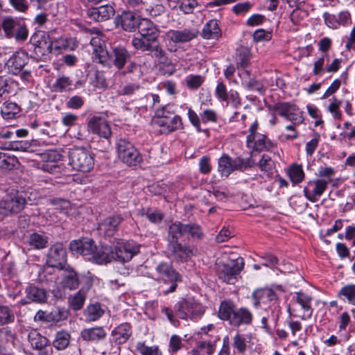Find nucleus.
Here are the masks:
<instances>
[{
	"label": "nucleus",
	"instance_id": "obj_1",
	"mask_svg": "<svg viewBox=\"0 0 355 355\" xmlns=\"http://www.w3.org/2000/svg\"><path fill=\"white\" fill-rule=\"evenodd\" d=\"M218 316L234 327L250 325L253 320V315L248 308L237 307L232 300H225L220 302Z\"/></svg>",
	"mask_w": 355,
	"mask_h": 355
},
{
	"label": "nucleus",
	"instance_id": "obj_2",
	"mask_svg": "<svg viewBox=\"0 0 355 355\" xmlns=\"http://www.w3.org/2000/svg\"><path fill=\"white\" fill-rule=\"evenodd\" d=\"M71 252L80 254L85 259L97 264L107 263V246L98 249L92 239H83L73 240L69 244Z\"/></svg>",
	"mask_w": 355,
	"mask_h": 355
},
{
	"label": "nucleus",
	"instance_id": "obj_3",
	"mask_svg": "<svg viewBox=\"0 0 355 355\" xmlns=\"http://www.w3.org/2000/svg\"><path fill=\"white\" fill-rule=\"evenodd\" d=\"M252 297L255 308L259 306L261 303H266L267 302L270 303L269 309L271 310V314L261 318V323L263 327H267L268 322L276 323L282 311L275 293L271 288H259L253 292Z\"/></svg>",
	"mask_w": 355,
	"mask_h": 355
},
{
	"label": "nucleus",
	"instance_id": "obj_4",
	"mask_svg": "<svg viewBox=\"0 0 355 355\" xmlns=\"http://www.w3.org/2000/svg\"><path fill=\"white\" fill-rule=\"evenodd\" d=\"M69 164L78 171H90L94 166L93 155L85 148L76 147L69 152Z\"/></svg>",
	"mask_w": 355,
	"mask_h": 355
},
{
	"label": "nucleus",
	"instance_id": "obj_5",
	"mask_svg": "<svg viewBox=\"0 0 355 355\" xmlns=\"http://www.w3.org/2000/svg\"><path fill=\"white\" fill-rule=\"evenodd\" d=\"M108 258L107 263L112 261H119L121 262L129 261L133 256L139 252V245L132 241H126L118 243L113 251L111 247L107 246Z\"/></svg>",
	"mask_w": 355,
	"mask_h": 355
},
{
	"label": "nucleus",
	"instance_id": "obj_6",
	"mask_svg": "<svg viewBox=\"0 0 355 355\" xmlns=\"http://www.w3.org/2000/svg\"><path fill=\"white\" fill-rule=\"evenodd\" d=\"M177 316L182 320L201 316L205 311L202 304L193 298L182 299L174 306Z\"/></svg>",
	"mask_w": 355,
	"mask_h": 355
},
{
	"label": "nucleus",
	"instance_id": "obj_7",
	"mask_svg": "<svg viewBox=\"0 0 355 355\" xmlns=\"http://www.w3.org/2000/svg\"><path fill=\"white\" fill-rule=\"evenodd\" d=\"M243 260L240 257L230 260L227 263H220L218 265L219 279L227 284H234L236 276L243 270Z\"/></svg>",
	"mask_w": 355,
	"mask_h": 355
},
{
	"label": "nucleus",
	"instance_id": "obj_8",
	"mask_svg": "<svg viewBox=\"0 0 355 355\" xmlns=\"http://www.w3.org/2000/svg\"><path fill=\"white\" fill-rule=\"evenodd\" d=\"M155 270L158 275L157 280L171 284L170 288L164 291V294L174 292L178 283L182 282L181 275L170 264L164 262L158 264Z\"/></svg>",
	"mask_w": 355,
	"mask_h": 355
},
{
	"label": "nucleus",
	"instance_id": "obj_9",
	"mask_svg": "<svg viewBox=\"0 0 355 355\" xmlns=\"http://www.w3.org/2000/svg\"><path fill=\"white\" fill-rule=\"evenodd\" d=\"M116 146L119 157L127 165L136 166L141 162V155L129 141L120 139L118 140Z\"/></svg>",
	"mask_w": 355,
	"mask_h": 355
},
{
	"label": "nucleus",
	"instance_id": "obj_10",
	"mask_svg": "<svg viewBox=\"0 0 355 355\" xmlns=\"http://www.w3.org/2000/svg\"><path fill=\"white\" fill-rule=\"evenodd\" d=\"M166 252L170 259L179 263L187 261L193 254L191 247L182 245L179 241L168 242Z\"/></svg>",
	"mask_w": 355,
	"mask_h": 355
},
{
	"label": "nucleus",
	"instance_id": "obj_11",
	"mask_svg": "<svg viewBox=\"0 0 355 355\" xmlns=\"http://www.w3.org/2000/svg\"><path fill=\"white\" fill-rule=\"evenodd\" d=\"M67 262V251L62 243L53 244L49 250L46 263L52 268L64 269Z\"/></svg>",
	"mask_w": 355,
	"mask_h": 355
},
{
	"label": "nucleus",
	"instance_id": "obj_12",
	"mask_svg": "<svg viewBox=\"0 0 355 355\" xmlns=\"http://www.w3.org/2000/svg\"><path fill=\"white\" fill-rule=\"evenodd\" d=\"M131 54L128 49L121 45L113 46L111 52L108 53V59L105 62H101L103 65L112 64L119 70L123 69L125 64L130 60Z\"/></svg>",
	"mask_w": 355,
	"mask_h": 355
},
{
	"label": "nucleus",
	"instance_id": "obj_13",
	"mask_svg": "<svg viewBox=\"0 0 355 355\" xmlns=\"http://www.w3.org/2000/svg\"><path fill=\"white\" fill-rule=\"evenodd\" d=\"M26 203L25 198L19 195L2 200L0 201V217L19 213L24 208Z\"/></svg>",
	"mask_w": 355,
	"mask_h": 355
},
{
	"label": "nucleus",
	"instance_id": "obj_14",
	"mask_svg": "<svg viewBox=\"0 0 355 355\" xmlns=\"http://www.w3.org/2000/svg\"><path fill=\"white\" fill-rule=\"evenodd\" d=\"M331 180L324 179H316L308 182V186L304 189L306 198L311 202L318 200L317 196H321L326 190Z\"/></svg>",
	"mask_w": 355,
	"mask_h": 355
},
{
	"label": "nucleus",
	"instance_id": "obj_15",
	"mask_svg": "<svg viewBox=\"0 0 355 355\" xmlns=\"http://www.w3.org/2000/svg\"><path fill=\"white\" fill-rule=\"evenodd\" d=\"M28 60V58L26 53L23 51H17L7 60L5 69L8 73L17 75L21 72Z\"/></svg>",
	"mask_w": 355,
	"mask_h": 355
},
{
	"label": "nucleus",
	"instance_id": "obj_16",
	"mask_svg": "<svg viewBox=\"0 0 355 355\" xmlns=\"http://www.w3.org/2000/svg\"><path fill=\"white\" fill-rule=\"evenodd\" d=\"M273 110L276 111L279 115L294 123L302 121L301 112L295 105L289 103H277L274 105Z\"/></svg>",
	"mask_w": 355,
	"mask_h": 355
},
{
	"label": "nucleus",
	"instance_id": "obj_17",
	"mask_svg": "<svg viewBox=\"0 0 355 355\" xmlns=\"http://www.w3.org/2000/svg\"><path fill=\"white\" fill-rule=\"evenodd\" d=\"M26 298L20 300L21 305H26L31 302L38 304L45 303L48 298L46 291L35 285H29L25 289Z\"/></svg>",
	"mask_w": 355,
	"mask_h": 355
},
{
	"label": "nucleus",
	"instance_id": "obj_18",
	"mask_svg": "<svg viewBox=\"0 0 355 355\" xmlns=\"http://www.w3.org/2000/svg\"><path fill=\"white\" fill-rule=\"evenodd\" d=\"M88 128L92 133L105 139H108L112 134L107 121L98 116L90 118L88 121Z\"/></svg>",
	"mask_w": 355,
	"mask_h": 355
},
{
	"label": "nucleus",
	"instance_id": "obj_19",
	"mask_svg": "<svg viewBox=\"0 0 355 355\" xmlns=\"http://www.w3.org/2000/svg\"><path fill=\"white\" fill-rule=\"evenodd\" d=\"M155 123L161 128V131L163 133H170L180 128L182 125V119L178 115L155 119Z\"/></svg>",
	"mask_w": 355,
	"mask_h": 355
},
{
	"label": "nucleus",
	"instance_id": "obj_20",
	"mask_svg": "<svg viewBox=\"0 0 355 355\" xmlns=\"http://www.w3.org/2000/svg\"><path fill=\"white\" fill-rule=\"evenodd\" d=\"M123 218L121 215L110 216L99 224V230L107 236H112L118 230V227Z\"/></svg>",
	"mask_w": 355,
	"mask_h": 355
},
{
	"label": "nucleus",
	"instance_id": "obj_21",
	"mask_svg": "<svg viewBox=\"0 0 355 355\" xmlns=\"http://www.w3.org/2000/svg\"><path fill=\"white\" fill-rule=\"evenodd\" d=\"M88 16L97 21H103L110 19L114 15V10L110 5L92 8L87 11Z\"/></svg>",
	"mask_w": 355,
	"mask_h": 355
},
{
	"label": "nucleus",
	"instance_id": "obj_22",
	"mask_svg": "<svg viewBox=\"0 0 355 355\" xmlns=\"http://www.w3.org/2000/svg\"><path fill=\"white\" fill-rule=\"evenodd\" d=\"M167 36L175 43L188 42L197 36V32L194 30L184 28L183 30H171Z\"/></svg>",
	"mask_w": 355,
	"mask_h": 355
},
{
	"label": "nucleus",
	"instance_id": "obj_23",
	"mask_svg": "<svg viewBox=\"0 0 355 355\" xmlns=\"http://www.w3.org/2000/svg\"><path fill=\"white\" fill-rule=\"evenodd\" d=\"M62 270L61 286L64 288L71 291L76 289L79 286V279L77 272L69 266Z\"/></svg>",
	"mask_w": 355,
	"mask_h": 355
},
{
	"label": "nucleus",
	"instance_id": "obj_24",
	"mask_svg": "<svg viewBox=\"0 0 355 355\" xmlns=\"http://www.w3.org/2000/svg\"><path fill=\"white\" fill-rule=\"evenodd\" d=\"M247 146L256 151L272 150L276 148V144L262 134L256 135L254 140H252L250 144H247Z\"/></svg>",
	"mask_w": 355,
	"mask_h": 355
},
{
	"label": "nucleus",
	"instance_id": "obj_25",
	"mask_svg": "<svg viewBox=\"0 0 355 355\" xmlns=\"http://www.w3.org/2000/svg\"><path fill=\"white\" fill-rule=\"evenodd\" d=\"M90 44L93 47V58L96 62H105L108 59V52L104 48V42L98 37L92 38Z\"/></svg>",
	"mask_w": 355,
	"mask_h": 355
},
{
	"label": "nucleus",
	"instance_id": "obj_26",
	"mask_svg": "<svg viewBox=\"0 0 355 355\" xmlns=\"http://www.w3.org/2000/svg\"><path fill=\"white\" fill-rule=\"evenodd\" d=\"M295 301L301 306L304 312L300 317L301 319L306 320L310 318L313 313V309L311 306L312 297L303 292H297L295 293Z\"/></svg>",
	"mask_w": 355,
	"mask_h": 355
},
{
	"label": "nucleus",
	"instance_id": "obj_27",
	"mask_svg": "<svg viewBox=\"0 0 355 355\" xmlns=\"http://www.w3.org/2000/svg\"><path fill=\"white\" fill-rule=\"evenodd\" d=\"M137 28L140 36L157 41L159 36V31L151 21L147 19H142L140 20Z\"/></svg>",
	"mask_w": 355,
	"mask_h": 355
},
{
	"label": "nucleus",
	"instance_id": "obj_28",
	"mask_svg": "<svg viewBox=\"0 0 355 355\" xmlns=\"http://www.w3.org/2000/svg\"><path fill=\"white\" fill-rule=\"evenodd\" d=\"M139 20L131 12H123L117 19V24L120 23L121 28L125 31L132 32L138 27Z\"/></svg>",
	"mask_w": 355,
	"mask_h": 355
},
{
	"label": "nucleus",
	"instance_id": "obj_29",
	"mask_svg": "<svg viewBox=\"0 0 355 355\" xmlns=\"http://www.w3.org/2000/svg\"><path fill=\"white\" fill-rule=\"evenodd\" d=\"M132 334L131 327L128 323H123L112 331L113 340L119 344L125 343Z\"/></svg>",
	"mask_w": 355,
	"mask_h": 355
},
{
	"label": "nucleus",
	"instance_id": "obj_30",
	"mask_svg": "<svg viewBox=\"0 0 355 355\" xmlns=\"http://www.w3.org/2000/svg\"><path fill=\"white\" fill-rule=\"evenodd\" d=\"M28 340L34 349L42 350L50 346L49 340L36 330H32L28 333Z\"/></svg>",
	"mask_w": 355,
	"mask_h": 355
},
{
	"label": "nucleus",
	"instance_id": "obj_31",
	"mask_svg": "<svg viewBox=\"0 0 355 355\" xmlns=\"http://www.w3.org/2000/svg\"><path fill=\"white\" fill-rule=\"evenodd\" d=\"M201 35L203 38L207 40L218 39L219 37H220V29L219 28L217 20H209L204 26Z\"/></svg>",
	"mask_w": 355,
	"mask_h": 355
},
{
	"label": "nucleus",
	"instance_id": "obj_32",
	"mask_svg": "<svg viewBox=\"0 0 355 355\" xmlns=\"http://www.w3.org/2000/svg\"><path fill=\"white\" fill-rule=\"evenodd\" d=\"M186 234V224L175 221L168 226V242L178 241L179 239Z\"/></svg>",
	"mask_w": 355,
	"mask_h": 355
},
{
	"label": "nucleus",
	"instance_id": "obj_33",
	"mask_svg": "<svg viewBox=\"0 0 355 355\" xmlns=\"http://www.w3.org/2000/svg\"><path fill=\"white\" fill-rule=\"evenodd\" d=\"M80 336L84 340L98 341L105 337L106 332L102 327H94L83 329Z\"/></svg>",
	"mask_w": 355,
	"mask_h": 355
},
{
	"label": "nucleus",
	"instance_id": "obj_34",
	"mask_svg": "<svg viewBox=\"0 0 355 355\" xmlns=\"http://www.w3.org/2000/svg\"><path fill=\"white\" fill-rule=\"evenodd\" d=\"M218 170L222 175L227 177L232 172L234 171V159L229 155L223 154L218 159Z\"/></svg>",
	"mask_w": 355,
	"mask_h": 355
},
{
	"label": "nucleus",
	"instance_id": "obj_35",
	"mask_svg": "<svg viewBox=\"0 0 355 355\" xmlns=\"http://www.w3.org/2000/svg\"><path fill=\"white\" fill-rule=\"evenodd\" d=\"M70 339V334L65 330H61L55 334L53 345L58 350L65 349L69 345Z\"/></svg>",
	"mask_w": 355,
	"mask_h": 355
},
{
	"label": "nucleus",
	"instance_id": "obj_36",
	"mask_svg": "<svg viewBox=\"0 0 355 355\" xmlns=\"http://www.w3.org/2000/svg\"><path fill=\"white\" fill-rule=\"evenodd\" d=\"M138 215L146 216L153 223H159L164 218V214L150 207H143L138 210Z\"/></svg>",
	"mask_w": 355,
	"mask_h": 355
},
{
	"label": "nucleus",
	"instance_id": "obj_37",
	"mask_svg": "<svg viewBox=\"0 0 355 355\" xmlns=\"http://www.w3.org/2000/svg\"><path fill=\"white\" fill-rule=\"evenodd\" d=\"M20 108L15 103L6 102L1 107V114L4 119L15 118L19 112Z\"/></svg>",
	"mask_w": 355,
	"mask_h": 355
},
{
	"label": "nucleus",
	"instance_id": "obj_38",
	"mask_svg": "<svg viewBox=\"0 0 355 355\" xmlns=\"http://www.w3.org/2000/svg\"><path fill=\"white\" fill-rule=\"evenodd\" d=\"M73 85L72 80L65 76L58 77L52 85V89L55 92H63L71 89Z\"/></svg>",
	"mask_w": 355,
	"mask_h": 355
},
{
	"label": "nucleus",
	"instance_id": "obj_39",
	"mask_svg": "<svg viewBox=\"0 0 355 355\" xmlns=\"http://www.w3.org/2000/svg\"><path fill=\"white\" fill-rule=\"evenodd\" d=\"M69 311L64 307L57 306L49 312V322H59L69 317Z\"/></svg>",
	"mask_w": 355,
	"mask_h": 355
},
{
	"label": "nucleus",
	"instance_id": "obj_40",
	"mask_svg": "<svg viewBox=\"0 0 355 355\" xmlns=\"http://www.w3.org/2000/svg\"><path fill=\"white\" fill-rule=\"evenodd\" d=\"M338 296L343 297L349 304L355 306V284H347L342 287Z\"/></svg>",
	"mask_w": 355,
	"mask_h": 355
},
{
	"label": "nucleus",
	"instance_id": "obj_41",
	"mask_svg": "<svg viewBox=\"0 0 355 355\" xmlns=\"http://www.w3.org/2000/svg\"><path fill=\"white\" fill-rule=\"evenodd\" d=\"M20 22L11 17H6L2 21V28L7 37H12Z\"/></svg>",
	"mask_w": 355,
	"mask_h": 355
},
{
	"label": "nucleus",
	"instance_id": "obj_42",
	"mask_svg": "<svg viewBox=\"0 0 355 355\" xmlns=\"http://www.w3.org/2000/svg\"><path fill=\"white\" fill-rule=\"evenodd\" d=\"M155 42L152 39L140 36L139 37H134L132 40V44L137 50L147 51L152 49V46Z\"/></svg>",
	"mask_w": 355,
	"mask_h": 355
},
{
	"label": "nucleus",
	"instance_id": "obj_43",
	"mask_svg": "<svg viewBox=\"0 0 355 355\" xmlns=\"http://www.w3.org/2000/svg\"><path fill=\"white\" fill-rule=\"evenodd\" d=\"M28 243L36 249H42L46 246L48 237L38 233H33L29 236Z\"/></svg>",
	"mask_w": 355,
	"mask_h": 355
},
{
	"label": "nucleus",
	"instance_id": "obj_44",
	"mask_svg": "<svg viewBox=\"0 0 355 355\" xmlns=\"http://www.w3.org/2000/svg\"><path fill=\"white\" fill-rule=\"evenodd\" d=\"M13 311L6 305H0V326L12 323L15 320Z\"/></svg>",
	"mask_w": 355,
	"mask_h": 355
},
{
	"label": "nucleus",
	"instance_id": "obj_45",
	"mask_svg": "<svg viewBox=\"0 0 355 355\" xmlns=\"http://www.w3.org/2000/svg\"><path fill=\"white\" fill-rule=\"evenodd\" d=\"M85 297V293L82 289L80 290L70 298V307L74 311L81 309L84 305Z\"/></svg>",
	"mask_w": 355,
	"mask_h": 355
},
{
	"label": "nucleus",
	"instance_id": "obj_46",
	"mask_svg": "<svg viewBox=\"0 0 355 355\" xmlns=\"http://www.w3.org/2000/svg\"><path fill=\"white\" fill-rule=\"evenodd\" d=\"M17 164V159L16 157L0 152V168L11 170L15 167Z\"/></svg>",
	"mask_w": 355,
	"mask_h": 355
},
{
	"label": "nucleus",
	"instance_id": "obj_47",
	"mask_svg": "<svg viewBox=\"0 0 355 355\" xmlns=\"http://www.w3.org/2000/svg\"><path fill=\"white\" fill-rule=\"evenodd\" d=\"M136 349L141 355H162L157 345L148 347L143 342L137 343Z\"/></svg>",
	"mask_w": 355,
	"mask_h": 355
},
{
	"label": "nucleus",
	"instance_id": "obj_48",
	"mask_svg": "<svg viewBox=\"0 0 355 355\" xmlns=\"http://www.w3.org/2000/svg\"><path fill=\"white\" fill-rule=\"evenodd\" d=\"M291 180L296 184L301 182L304 178V173L301 166L293 165L288 171Z\"/></svg>",
	"mask_w": 355,
	"mask_h": 355
},
{
	"label": "nucleus",
	"instance_id": "obj_49",
	"mask_svg": "<svg viewBox=\"0 0 355 355\" xmlns=\"http://www.w3.org/2000/svg\"><path fill=\"white\" fill-rule=\"evenodd\" d=\"M255 164L254 161L252 159V156L248 158H242L237 157L234 159V171L241 170L243 171L248 168L252 167Z\"/></svg>",
	"mask_w": 355,
	"mask_h": 355
},
{
	"label": "nucleus",
	"instance_id": "obj_50",
	"mask_svg": "<svg viewBox=\"0 0 355 355\" xmlns=\"http://www.w3.org/2000/svg\"><path fill=\"white\" fill-rule=\"evenodd\" d=\"M341 104L342 101L334 96L331 99V103L327 107V110L331 114L335 119L340 120L342 118V114L340 110Z\"/></svg>",
	"mask_w": 355,
	"mask_h": 355
},
{
	"label": "nucleus",
	"instance_id": "obj_51",
	"mask_svg": "<svg viewBox=\"0 0 355 355\" xmlns=\"http://www.w3.org/2000/svg\"><path fill=\"white\" fill-rule=\"evenodd\" d=\"M258 165L262 171L272 173L275 168V163L268 155H263Z\"/></svg>",
	"mask_w": 355,
	"mask_h": 355
},
{
	"label": "nucleus",
	"instance_id": "obj_52",
	"mask_svg": "<svg viewBox=\"0 0 355 355\" xmlns=\"http://www.w3.org/2000/svg\"><path fill=\"white\" fill-rule=\"evenodd\" d=\"M237 67H245L250 60L249 51L247 49H241L237 53Z\"/></svg>",
	"mask_w": 355,
	"mask_h": 355
},
{
	"label": "nucleus",
	"instance_id": "obj_53",
	"mask_svg": "<svg viewBox=\"0 0 355 355\" xmlns=\"http://www.w3.org/2000/svg\"><path fill=\"white\" fill-rule=\"evenodd\" d=\"M233 346L239 353H244L247 347L245 338L243 335L236 334L233 338Z\"/></svg>",
	"mask_w": 355,
	"mask_h": 355
},
{
	"label": "nucleus",
	"instance_id": "obj_54",
	"mask_svg": "<svg viewBox=\"0 0 355 355\" xmlns=\"http://www.w3.org/2000/svg\"><path fill=\"white\" fill-rule=\"evenodd\" d=\"M184 347L182 339L178 335H172L169 341V352L176 353Z\"/></svg>",
	"mask_w": 355,
	"mask_h": 355
},
{
	"label": "nucleus",
	"instance_id": "obj_55",
	"mask_svg": "<svg viewBox=\"0 0 355 355\" xmlns=\"http://www.w3.org/2000/svg\"><path fill=\"white\" fill-rule=\"evenodd\" d=\"M28 35V31L26 25L20 23L17 27L12 37H15L17 42H24L27 39Z\"/></svg>",
	"mask_w": 355,
	"mask_h": 355
},
{
	"label": "nucleus",
	"instance_id": "obj_56",
	"mask_svg": "<svg viewBox=\"0 0 355 355\" xmlns=\"http://www.w3.org/2000/svg\"><path fill=\"white\" fill-rule=\"evenodd\" d=\"M197 6L196 0H181L179 7L184 13L191 14Z\"/></svg>",
	"mask_w": 355,
	"mask_h": 355
},
{
	"label": "nucleus",
	"instance_id": "obj_57",
	"mask_svg": "<svg viewBox=\"0 0 355 355\" xmlns=\"http://www.w3.org/2000/svg\"><path fill=\"white\" fill-rule=\"evenodd\" d=\"M53 49V44L51 42L48 43L46 41H37L35 51L44 55L46 53H52Z\"/></svg>",
	"mask_w": 355,
	"mask_h": 355
},
{
	"label": "nucleus",
	"instance_id": "obj_58",
	"mask_svg": "<svg viewBox=\"0 0 355 355\" xmlns=\"http://www.w3.org/2000/svg\"><path fill=\"white\" fill-rule=\"evenodd\" d=\"M187 115L190 123L194 126L198 132H202L200 127V119L197 113L191 107L187 108Z\"/></svg>",
	"mask_w": 355,
	"mask_h": 355
},
{
	"label": "nucleus",
	"instance_id": "obj_59",
	"mask_svg": "<svg viewBox=\"0 0 355 355\" xmlns=\"http://www.w3.org/2000/svg\"><path fill=\"white\" fill-rule=\"evenodd\" d=\"M186 233H189L193 238L201 239L203 233L201 227L194 223L186 224Z\"/></svg>",
	"mask_w": 355,
	"mask_h": 355
},
{
	"label": "nucleus",
	"instance_id": "obj_60",
	"mask_svg": "<svg viewBox=\"0 0 355 355\" xmlns=\"http://www.w3.org/2000/svg\"><path fill=\"white\" fill-rule=\"evenodd\" d=\"M14 83L6 76H0V97L10 93Z\"/></svg>",
	"mask_w": 355,
	"mask_h": 355
},
{
	"label": "nucleus",
	"instance_id": "obj_61",
	"mask_svg": "<svg viewBox=\"0 0 355 355\" xmlns=\"http://www.w3.org/2000/svg\"><path fill=\"white\" fill-rule=\"evenodd\" d=\"M242 85L250 91H257L261 92L263 89L261 83L253 78H250L248 80H243Z\"/></svg>",
	"mask_w": 355,
	"mask_h": 355
},
{
	"label": "nucleus",
	"instance_id": "obj_62",
	"mask_svg": "<svg viewBox=\"0 0 355 355\" xmlns=\"http://www.w3.org/2000/svg\"><path fill=\"white\" fill-rule=\"evenodd\" d=\"M140 88L139 85L130 83L121 87L118 90V94L119 95H132Z\"/></svg>",
	"mask_w": 355,
	"mask_h": 355
},
{
	"label": "nucleus",
	"instance_id": "obj_63",
	"mask_svg": "<svg viewBox=\"0 0 355 355\" xmlns=\"http://www.w3.org/2000/svg\"><path fill=\"white\" fill-rule=\"evenodd\" d=\"M10 5L18 12H26L29 8L27 0H9Z\"/></svg>",
	"mask_w": 355,
	"mask_h": 355
},
{
	"label": "nucleus",
	"instance_id": "obj_64",
	"mask_svg": "<svg viewBox=\"0 0 355 355\" xmlns=\"http://www.w3.org/2000/svg\"><path fill=\"white\" fill-rule=\"evenodd\" d=\"M199 348L201 349L202 355H212L215 350V344L211 342L200 341L198 342Z\"/></svg>",
	"mask_w": 355,
	"mask_h": 355
}]
</instances>
